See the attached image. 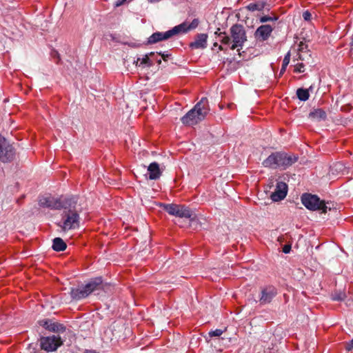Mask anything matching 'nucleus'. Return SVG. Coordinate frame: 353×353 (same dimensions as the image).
Returning <instances> with one entry per match:
<instances>
[{
  "mask_svg": "<svg viewBox=\"0 0 353 353\" xmlns=\"http://www.w3.org/2000/svg\"><path fill=\"white\" fill-rule=\"evenodd\" d=\"M78 199L71 196L64 199V204L61 209V222L57 223L63 232L74 230L80 226V213L82 208L77 205Z\"/></svg>",
  "mask_w": 353,
  "mask_h": 353,
  "instance_id": "f257e3e1",
  "label": "nucleus"
},
{
  "mask_svg": "<svg viewBox=\"0 0 353 353\" xmlns=\"http://www.w3.org/2000/svg\"><path fill=\"white\" fill-rule=\"evenodd\" d=\"M230 36L225 32H221L218 28L215 34L219 38V41L223 45H230V50H235L237 48H242L245 42L247 41V35L245 28L243 25L235 23L230 28Z\"/></svg>",
  "mask_w": 353,
  "mask_h": 353,
  "instance_id": "f03ea898",
  "label": "nucleus"
},
{
  "mask_svg": "<svg viewBox=\"0 0 353 353\" xmlns=\"http://www.w3.org/2000/svg\"><path fill=\"white\" fill-rule=\"evenodd\" d=\"M299 157L294 154L285 152H276L272 153L265 159L262 164L265 168L272 169L281 168L285 170L298 161Z\"/></svg>",
  "mask_w": 353,
  "mask_h": 353,
  "instance_id": "7ed1b4c3",
  "label": "nucleus"
},
{
  "mask_svg": "<svg viewBox=\"0 0 353 353\" xmlns=\"http://www.w3.org/2000/svg\"><path fill=\"white\" fill-rule=\"evenodd\" d=\"M103 288V281L101 277L92 279L83 287L71 288L70 296L74 300H81L88 296L92 292L101 290Z\"/></svg>",
  "mask_w": 353,
  "mask_h": 353,
  "instance_id": "20e7f679",
  "label": "nucleus"
},
{
  "mask_svg": "<svg viewBox=\"0 0 353 353\" xmlns=\"http://www.w3.org/2000/svg\"><path fill=\"white\" fill-rule=\"evenodd\" d=\"M160 205L170 215L179 218L188 219L190 221H193L196 218V214L188 207L185 205L174 203H161Z\"/></svg>",
  "mask_w": 353,
  "mask_h": 353,
  "instance_id": "39448f33",
  "label": "nucleus"
},
{
  "mask_svg": "<svg viewBox=\"0 0 353 353\" xmlns=\"http://www.w3.org/2000/svg\"><path fill=\"white\" fill-rule=\"evenodd\" d=\"M301 202L303 205L310 210H321L322 213H326L327 210H331L323 201H321L319 197L314 194H303L301 196Z\"/></svg>",
  "mask_w": 353,
  "mask_h": 353,
  "instance_id": "423d86ee",
  "label": "nucleus"
},
{
  "mask_svg": "<svg viewBox=\"0 0 353 353\" xmlns=\"http://www.w3.org/2000/svg\"><path fill=\"white\" fill-rule=\"evenodd\" d=\"M16 150L5 137L0 135V161L3 163H10L14 161Z\"/></svg>",
  "mask_w": 353,
  "mask_h": 353,
  "instance_id": "0eeeda50",
  "label": "nucleus"
},
{
  "mask_svg": "<svg viewBox=\"0 0 353 353\" xmlns=\"http://www.w3.org/2000/svg\"><path fill=\"white\" fill-rule=\"evenodd\" d=\"M179 32L176 26H174L170 30L165 32H153L148 39L147 41L143 43L145 45L155 44L158 42L168 40L175 35H178Z\"/></svg>",
  "mask_w": 353,
  "mask_h": 353,
  "instance_id": "6e6552de",
  "label": "nucleus"
},
{
  "mask_svg": "<svg viewBox=\"0 0 353 353\" xmlns=\"http://www.w3.org/2000/svg\"><path fill=\"white\" fill-rule=\"evenodd\" d=\"M63 344V341L59 336H42L40 339L41 349L46 352L55 351Z\"/></svg>",
  "mask_w": 353,
  "mask_h": 353,
  "instance_id": "1a4fd4ad",
  "label": "nucleus"
},
{
  "mask_svg": "<svg viewBox=\"0 0 353 353\" xmlns=\"http://www.w3.org/2000/svg\"><path fill=\"white\" fill-rule=\"evenodd\" d=\"M207 115V112H187L181 119L185 125H194L201 121Z\"/></svg>",
  "mask_w": 353,
  "mask_h": 353,
  "instance_id": "9d476101",
  "label": "nucleus"
},
{
  "mask_svg": "<svg viewBox=\"0 0 353 353\" xmlns=\"http://www.w3.org/2000/svg\"><path fill=\"white\" fill-rule=\"evenodd\" d=\"M39 205L54 210H61L64 204V199L52 196L42 197L39 199Z\"/></svg>",
  "mask_w": 353,
  "mask_h": 353,
  "instance_id": "9b49d317",
  "label": "nucleus"
},
{
  "mask_svg": "<svg viewBox=\"0 0 353 353\" xmlns=\"http://www.w3.org/2000/svg\"><path fill=\"white\" fill-rule=\"evenodd\" d=\"M276 288L273 285H268L261 289L259 301L261 304L265 305L272 302L277 295Z\"/></svg>",
  "mask_w": 353,
  "mask_h": 353,
  "instance_id": "f8f14e48",
  "label": "nucleus"
},
{
  "mask_svg": "<svg viewBox=\"0 0 353 353\" xmlns=\"http://www.w3.org/2000/svg\"><path fill=\"white\" fill-rule=\"evenodd\" d=\"M273 28L269 24L261 25L259 26L254 32V37L259 41H265L269 39Z\"/></svg>",
  "mask_w": 353,
  "mask_h": 353,
  "instance_id": "ddd939ff",
  "label": "nucleus"
},
{
  "mask_svg": "<svg viewBox=\"0 0 353 353\" xmlns=\"http://www.w3.org/2000/svg\"><path fill=\"white\" fill-rule=\"evenodd\" d=\"M288 185L285 183L280 181L276 183L274 192H273L270 198L273 201H280L287 195Z\"/></svg>",
  "mask_w": 353,
  "mask_h": 353,
  "instance_id": "4468645a",
  "label": "nucleus"
},
{
  "mask_svg": "<svg viewBox=\"0 0 353 353\" xmlns=\"http://www.w3.org/2000/svg\"><path fill=\"white\" fill-rule=\"evenodd\" d=\"M208 35L206 33H199L195 35L194 41L189 43L191 50L205 49L208 46Z\"/></svg>",
  "mask_w": 353,
  "mask_h": 353,
  "instance_id": "2eb2a0df",
  "label": "nucleus"
},
{
  "mask_svg": "<svg viewBox=\"0 0 353 353\" xmlns=\"http://www.w3.org/2000/svg\"><path fill=\"white\" fill-rule=\"evenodd\" d=\"M200 23L199 18H194L190 23L186 21L176 25L179 34H186L190 30L196 29Z\"/></svg>",
  "mask_w": 353,
  "mask_h": 353,
  "instance_id": "dca6fc26",
  "label": "nucleus"
},
{
  "mask_svg": "<svg viewBox=\"0 0 353 353\" xmlns=\"http://www.w3.org/2000/svg\"><path fill=\"white\" fill-rule=\"evenodd\" d=\"M148 171L149 173V179L157 180L160 178L162 174V171L159 168V164L157 162H152L150 163L148 167Z\"/></svg>",
  "mask_w": 353,
  "mask_h": 353,
  "instance_id": "f3484780",
  "label": "nucleus"
},
{
  "mask_svg": "<svg viewBox=\"0 0 353 353\" xmlns=\"http://www.w3.org/2000/svg\"><path fill=\"white\" fill-rule=\"evenodd\" d=\"M155 52H150L145 53L143 57H141V61L139 63V67L141 68H151L153 66V57H155Z\"/></svg>",
  "mask_w": 353,
  "mask_h": 353,
  "instance_id": "a211bd4d",
  "label": "nucleus"
},
{
  "mask_svg": "<svg viewBox=\"0 0 353 353\" xmlns=\"http://www.w3.org/2000/svg\"><path fill=\"white\" fill-rule=\"evenodd\" d=\"M313 85H310L308 88H299L296 90V94L297 98L301 101H306L310 97V91L313 90Z\"/></svg>",
  "mask_w": 353,
  "mask_h": 353,
  "instance_id": "6ab92c4d",
  "label": "nucleus"
},
{
  "mask_svg": "<svg viewBox=\"0 0 353 353\" xmlns=\"http://www.w3.org/2000/svg\"><path fill=\"white\" fill-rule=\"evenodd\" d=\"M267 5L266 1H257L256 2L250 3L245 6V8L251 12L254 11H262L265 8Z\"/></svg>",
  "mask_w": 353,
  "mask_h": 353,
  "instance_id": "aec40b11",
  "label": "nucleus"
},
{
  "mask_svg": "<svg viewBox=\"0 0 353 353\" xmlns=\"http://www.w3.org/2000/svg\"><path fill=\"white\" fill-rule=\"evenodd\" d=\"M52 248L56 252H61L67 248V245L61 238L56 237L52 241Z\"/></svg>",
  "mask_w": 353,
  "mask_h": 353,
  "instance_id": "412c9836",
  "label": "nucleus"
},
{
  "mask_svg": "<svg viewBox=\"0 0 353 353\" xmlns=\"http://www.w3.org/2000/svg\"><path fill=\"white\" fill-rule=\"evenodd\" d=\"M326 117V112H310L307 116L312 121H324Z\"/></svg>",
  "mask_w": 353,
  "mask_h": 353,
  "instance_id": "4be33fe9",
  "label": "nucleus"
},
{
  "mask_svg": "<svg viewBox=\"0 0 353 353\" xmlns=\"http://www.w3.org/2000/svg\"><path fill=\"white\" fill-rule=\"evenodd\" d=\"M66 327L61 323L53 322L50 325V331L57 333H63L65 331Z\"/></svg>",
  "mask_w": 353,
  "mask_h": 353,
  "instance_id": "5701e85b",
  "label": "nucleus"
},
{
  "mask_svg": "<svg viewBox=\"0 0 353 353\" xmlns=\"http://www.w3.org/2000/svg\"><path fill=\"white\" fill-rule=\"evenodd\" d=\"M290 55H291L290 51H288L286 53V54L285 55V57L283 58V60L281 68L279 74L278 75L279 78L281 77L284 74V72H285L286 68H287V66L288 65V64L290 63Z\"/></svg>",
  "mask_w": 353,
  "mask_h": 353,
  "instance_id": "b1692460",
  "label": "nucleus"
},
{
  "mask_svg": "<svg viewBox=\"0 0 353 353\" xmlns=\"http://www.w3.org/2000/svg\"><path fill=\"white\" fill-rule=\"evenodd\" d=\"M331 296L333 301H341L345 300L346 294L342 291H335L332 294Z\"/></svg>",
  "mask_w": 353,
  "mask_h": 353,
  "instance_id": "393cba45",
  "label": "nucleus"
},
{
  "mask_svg": "<svg viewBox=\"0 0 353 353\" xmlns=\"http://www.w3.org/2000/svg\"><path fill=\"white\" fill-rule=\"evenodd\" d=\"M208 99L205 97H203L200 101L196 103L191 109L189 110H205V102H207Z\"/></svg>",
  "mask_w": 353,
  "mask_h": 353,
  "instance_id": "a878e982",
  "label": "nucleus"
},
{
  "mask_svg": "<svg viewBox=\"0 0 353 353\" xmlns=\"http://www.w3.org/2000/svg\"><path fill=\"white\" fill-rule=\"evenodd\" d=\"M259 20L260 23H266L268 21H276L279 20V17L278 16L270 17L268 15H263V16H261Z\"/></svg>",
  "mask_w": 353,
  "mask_h": 353,
  "instance_id": "bb28decb",
  "label": "nucleus"
},
{
  "mask_svg": "<svg viewBox=\"0 0 353 353\" xmlns=\"http://www.w3.org/2000/svg\"><path fill=\"white\" fill-rule=\"evenodd\" d=\"M123 45L128 46L132 48H137L142 46V43L137 41H125L123 43Z\"/></svg>",
  "mask_w": 353,
  "mask_h": 353,
  "instance_id": "cd10ccee",
  "label": "nucleus"
},
{
  "mask_svg": "<svg viewBox=\"0 0 353 353\" xmlns=\"http://www.w3.org/2000/svg\"><path fill=\"white\" fill-rule=\"evenodd\" d=\"M157 53L162 57V59L166 61L168 59L172 57V54L168 51H159Z\"/></svg>",
  "mask_w": 353,
  "mask_h": 353,
  "instance_id": "c85d7f7f",
  "label": "nucleus"
},
{
  "mask_svg": "<svg viewBox=\"0 0 353 353\" xmlns=\"http://www.w3.org/2000/svg\"><path fill=\"white\" fill-rule=\"evenodd\" d=\"M237 52H238V54L239 55L240 57H241L243 59H245V60H248L250 58V56H247V52L245 50H241L242 48H236Z\"/></svg>",
  "mask_w": 353,
  "mask_h": 353,
  "instance_id": "c756f323",
  "label": "nucleus"
},
{
  "mask_svg": "<svg viewBox=\"0 0 353 353\" xmlns=\"http://www.w3.org/2000/svg\"><path fill=\"white\" fill-rule=\"evenodd\" d=\"M223 332H224V330H223L221 329H216L215 330L210 331L209 332V336L210 337L220 336Z\"/></svg>",
  "mask_w": 353,
  "mask_h": 353,
  "instance_id": "7c9ffc66",
  "label": "nucleus"
},
{
  "mask_svg": "<svg viewBox=\"0 0 353 353\" xmlns=\"http://www.w3.org/2000/svg\"><path fill=\"white\" fill-rule=\"evenodd\" d=\"M305 65L303 63H299L295 65L294 72L296 73H302L304 72Z\"/></svg>",
  "mask_w": 353,
  "mask_h": 353,
  "instance_id": "2f4dec72",
  "label": "nucleus"
},
{
  "mask_svg": "<svg viewBox=\"0 0 353 353\" xmlns=\"http://www.w3.org/2000/svg\"><path fill=\"white\" fill-rule=\"evenodd\" d=\"M50 323H52V321L49 319L42 320L40 321V325L49 331Z\"/></svg>",
  "mask_w": 353,
  "mask_h": 353,
  "instance_id": "473e14b6",
  "label": "nucleus"
},
{
  "mask_svg": "<svg viewBox=\"0 0 353 353\" xmlns=\"http://www.w3.org/2000/svg\"><path fill=\"white\" fill-rule=\"evenodd\" d=\"M303 18L304 21H309L312 19V14L309 10H305L303 13Z\"/></svg>",
  "mask_w": 353,
  "mask_h": 353,
  "instance_id": "72a5a7b5",
  "label": "nucleus"
},
{
  "mask_svg": "<svg viewBox=\"0 0 353 353\" xmlns=\"http://www.w3.org/2000/svg\"><path fill=\"white\" fill-rule=\"evenodd\" d=\"M345 348L348 352L353 350V339L345 343Z\"/></svg>",
  "mask_w": 353,
  "mask_h": 353,
  "instance_id": "f704fd0d",
  "label": "nucleus"
},
{
  "mask_svg": "<svg viewBox=\"0 0 353 353\" xmlns=\"http://www.w3.org/2000/svg\"><path fill=\"white\" fill-rule=\"evenodd\" d=\"M127 0H117L114 3V8H118V7H120L122 5H123L125 2H126Z\"/></svg>",
  "mask_w": 353,
  "mask_h": 353,
  "instance_id": "c9c22d12",
  "label": "nucleus"
},
{
  "mask_svg": "<svg viewBox=\"0 0 353 353\" xmlns=\"http://www.w3.org/2000/svg\"><path fill=\"white\" fill-rule=\"evenodd\" d=\"M291 245L290 244H286L283 248V252L285 254H288L291 250Z\"/></svg>",
  "mask_w": 353,
  "mask_h": 353,
  "instance_id": "e433bc0d",
  "label": "nucleus"
},
{
  "mask_svg": "<svg viewBox=\"0 0 353 353\" xmlns=\"http://www.w3.org/2000/svg\"><path fill=\"white\" fill-rule=\"evenodd\" d=\"M155 54H156V56L153 57V62L156 61L157 63V64L159 65L161 63V59L159 58V55L157 53V52H155Z\"/></svg>",
  "mask_w": 353,
  "mask_h": 353,
  "instance_id": "4c0bfd02",
  "label": "nucleus"
},
{
  "mask_svg": "<svg viewBox=\"0 0 353 353\" xmlns=\"http://www.w3.org/2000/svg\"><path fill=\"white\" fill-rule=\"evenodd\" d=\"M215 47H218L219 50H223V46L221 45H219L217 41L214 43L212 49Z\"/></svg>",
  "mask_w": 353,
  "mask_h": 353,
  "instance_id": "58836bf2",
  "label": "nucleus"
},
{
  "mask_svg": "<svg viewBox=\"0 0 353 353\" xmlns=\"http://www.w3.org/2000/svg\"><path fill=\"white\" fill-rule=\"evenodd\" d=\"M141 57H137V59L134 60L133 64L135 65L137 67H139V63L141 62Z\"/></svg>",
  "mask_w": 353,
  "mask_h": 353,
  "instance_id": "ea45409f",
  "label": "nucleus"
},
{
  "mask_svg": "<svg viewBox=\"0 0 353 353\" xmlns=\"http://www.w3.org/2000/svg\"><path fill=\"white\" fill-rule=\"evenodd\" d=\"M350 47L352 48V49L353 50V34H352V36L350 37Z\"/></svg>",
  "mask_w": 353,
  "mask_h": 353,
  "instance_id": "a19ab883",
  "label": "nucleus"
},
{
  "mask_svg": "<svg viewBox=\"0 0 353 353\" xmlns=\"http://www.w3.org/2000/svg\"><path fill=\"white\" fill-rule=\"evenodd\" d=\"M83 353H99L96 352L95 350H86Z\"/></svg>",
  "mask_w": 353,
  "mask_h": 353,
  "instance_id": "79ce46f5",
  "label": "nucleus"
},
{
  "mask_svg": "<svg viewBox=\"0 0 353 353\" xmlns=\"http://www.w3.org/2000/svg\"><path fill=\"white\" fill-rule=\"evenodd\" d=\"M150 3H157L159 1H160L161 0H148Z\"/></svg>",
  "mask_w": 353,
  "mask_h": 353,
  "instance_id": "37998d69",
  "label": "nucleus"
},
{
  "mask_svg": "<svg viewBox=\"0 0 353 353\" xmlns=\"http://www.w3.org/2000/svg\"><path fill=\"white\" fill-rule=\"evenodd\" d=\"M312 110H318V111H320V110H323L321 108H316V109H313Z\"/></svg>",
  "mask_w": 353,
  "mask_h": 353,
  "instance_id": "c03bdc74",
  "label": "nucleus"
},
{
  "mask_svg": "<svg viewBox=\"0 0 353 353\" xmlns=\"http://www.w3.org/2000/svg\"><path fill=\"white\" fill-rule=\"evenodd\" d=\"M55 53H56V54H57V56L58 59H59V54L57 52H55Z\"/></svg>",
  "mask_w": 353,
  "mask_h": 353,
  "instance_id": "a18cd8bd",
  "label": "nucleus"
},
{
  "mask_svg": "<svg viewBox=\"0 0 353 353\" xmlns=\"http://www.w3.org/2000/svg\"><path fill=\"white\" fill-rule=\"evenodd\" d=\"M228 61H229L230 63H232V59H230V60H229Z\"/></svg>",
  "mask_w": 353,
  "mask_h": 353,
  "instance_id": "49530a36",
  "label": "nucleus"
}]
</instances>
